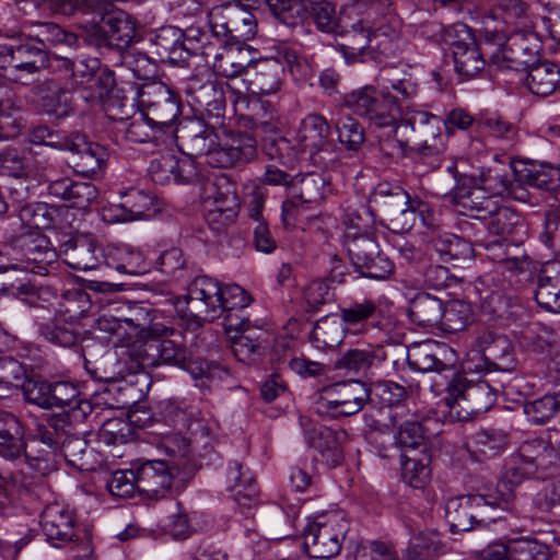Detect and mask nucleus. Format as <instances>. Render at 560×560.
<instances>
[{"instance_id":"obj_1","label":"nucleus","mask_w":560,"mask_h":560,"mask_svg":"<svg viewBox=\"0 0 560 560\" xmlns=\"http://www.w3.org/2000/svg\"><path fill=\"white\" fill-rule=\"evenodd\" d=\"M63 427L61 416L39 419L25 444V432L20 419L0 410V456L13 460L24 452L27 467L36 476L45 477L57 470V450Z\"/></svg>"},{"instance_id":"obj_2","label":"nucleus","mask_w":560,"mask_h":560,"mask_svg":"<svg viewBox=\"0 0 560 560\" xmlns=\"http://www.w3.org/2000/svg\"><path fill=\"white\" fill-rule=\"evenodd\" d=\"M61 210L45 202L22 206L19 210V219L26 231L21 232L14 241L12 253H8L9 264L0 268L46 275L48 266L57 261L58 254L40 231L57 228V219Z\"/></svg>"},{"instance_id":"obj_3","label":"nucleus","mask_w":560,"mask_h":560,"mask_svg":"<svg viewBox=\"0 0 560 560\" xmlns=\"http://www.w3.org/2000/svg\"><path fill=\"white\" fill-rule=\"evenodd\" d=\"M174 137L180 140L186 153L195 158H205L212 167H231L255 158L256 140L241 132L224 131L219 135L213 127L200 120L190 121L176 129Z\"/></svg>"},{"instance_id":"obj_4","label":"nucleus","mask_w":560,"mask_h":560,"mask_svg":"<svg viewBox=\"0 0 560 560\" xmlns=\"http://www.w3.org/2000/svg\"><path fill=\"white\" fill-rule=\"evenodd\" d=\"M384 86L364 85L345 94L342 103L353 114L369 120L372 126L384 128L396 125L400 117V104L394 90L402 101L413 98L418 93V83L411 73L405 71L399 75L383 78Z\"/></svg>"},{"instance_id":"obj_5","label":"nucleus","mask_w":560,"mask_h":560,"mask_svg":"<svg viewBox=\"0 0 560 560\" xmlns=\"http://www.w3.org/2000/svg\"><path fill=\"white\" fill-rule=\"evenodd\" d=\"M480 364L471 366L467 361L462 372H451V375L436 374L431 380V392L435 395L445 393L444 401L450 409L451 417L458 421H467L471 416L488 411L497 399L498 389L487 381L468 380L467 373H480Z\"/></svg>"},{"instance_id":"obj_6","label":"nucleus","mask_w":560,"mask_h":560,"mask_svg":"<svg viewBox=\"0 0 560 560\" xmlns=\"http://www.w3.org/2000/svg\"><path fill=\"white\" fill-rule=\"evenodd\" d=\"M560 456V433H550L548 441L532 440L521 444L512 464L505 470L497 486L500 494V506L506 509L514 498V491L527 479H546L553 477L557 470L556 460Z\"/></svg>"},{"instance_id":"obj_7","label":"nucleus","mask_w":560,"mask_h":560,"mask_svg":"<svg viewBox=\"0 0 560 560\" xmlns=\"http://www.w3.org/2000/svg\"><path fill=\"white\" fill-rule=\"evenodd\" d=\"M67 70L71 72V84L75 97L89 106H107L116 80L108 68L101 69L97 58H84L77 61L65 59Z\"/></svg>"},{"instance_id":"obj_8","label":"nucleus","mask_w":560,"mask_h":560,"mask_svg":"<svg viewBox=\"0 0 560 560\" xmlns=\"http://www.w3.org/2000/svg\"><path fill=\"white\" fill-rule=\"evenodd\" d=\"M348 528V522L340 513L318 515L303 529V546L306 553L315 559H330L337 556Z\"/></svg>"},{"instance_id":"obj_9","label":"nucleus","mask_w":560,"mask_h":560,"mask_svg":"<svg viewBox=\"0 0 560 560\" xmlns=\"http://www.w3.org/2000/svg\"><path fill=\"white\" fill-rule=\"evenodd\" d=\"M370 399V389L360 381H348L326 386L314 405L322 418L349 417L360 412Z\"/></svg>"},{"instance_id":"obj_10","label":"nucleus","mask_w":560,"mask_h":560,"mask_svg":"<svg viewBox=\"0 0 560 560\" xmlns=\"http://www.w3.org/2000/svg\"><path fill=\"white\" fill-rule=\"evenodd\" d=\"M442 119L429 112L408 108L400 110L395 132H401L407 142L429 154H439L444 150L440 125Z\"/></svg>"},{"instance_id":"obj_11","label":"nucleus","mask_w":560,"mask_h":560,"mask_svg":"<svg viewBox=\"0 0 560 560\" xmlns=\"http://www.w3.org/2000/svg\"><path fill=\"white\" fill-rule=\"evenodd\" d=\"M47 66V51L33 37L16 46L0 44V69L11 81L27 84L31 75Z\"/></svg>"},{"instance_id":"obj_12","label":"nucleus","mask_w":560,"mask_h":560,"mask_svg":"<svg viewBox=\"0 0 560 560\" xmlns=\"http://www.w3.org/2000/svg\"><path fill=\"white\" fill-rule=\"evenodd\" d=\"M532 27L533 24L517 27L509 35L505 44L491 57L498 68L521 71L536 63L541 48V39Z\"/></svg>"},{"instance_id":"obj_13","label":"nucleus","mask_w":560,"mask_h":560,"mask_svg":"<svg viewBox=\"0 0 560 560\" xmlns=\"http://www.w3.org/2000/svg\"><path fill=\"white\" fill-rule=\"evenodd\" d=\"M139 104L148 119L172 141L176 131L173 121L180 113L174 92L161 82L145 84L139 93Z\"/></svg>"},{"instance_id":"obj_14","label":"nucleus","mask_w":560,"mask_h":560,"mask_svg":"<svg viewBox=\"0 0 560 560\" xmlns=\"http://www.w3.org/2000/svg\"><path fill=\"white\" fill-rule=\"evenodd\" d=\"M443 40L452 48L456 72L465 80L474 78L486 66L483 54L471 30L454 24L443 30Z\"/></svg>"},{"instance_id":"obj_15","label":"nucleus","mask_w":560,"mask_h":560,"mask_svg":"<svg viewBox=\"0 0 560 560\" xmlns=\"http://www.w3.org/2000/svg\"><path fill=\"white\" fill-rule=\"evenodd\" d=\"M203 200L207 208L206 221L213 230L220 231L237 218L240 198L235 185L225 176L206 184Z\"/></svg>"},{"instance_id":"obj_16","label":"nucleus","mask_w":560,"mask_h":560,"mask_svg":"<svg viewBox=\"0 0 560 560\" xmlns=\"http://www.w3.org/2000/svg\"><path fill=\"white\" fill-rule=\"evenodd\" d=\"M347 250L355 269L370 279L383 280L394 270V264L378 252V244L369 234L347 232Z\"/></svg>"},{"instance_id":"obj_17","label":"nucleus","mask_w":560,"mask_h":560,"mask_svg":"<svg viewBox=\"0 0 560 560\" xmlns=\"http://www.w3.org/2000/svg\"><path fill=\"white\" fill-rule=\"evenodd\" d=\"M222 284L208 276L196 277L187 288L185 295L186 312L198 326L202 322H212L220 317Z\"/></svg>"},{"instance_id":"obj_18","label":"nucleus","mask_w":560,"mask_h":560,"mask_svg":"<svg viewBox=\"0 0 560 560\" xmlns=\"http://www.w3.org/2000/svg\"><path fill=\"white\" fill-rule=\"evenodd\" d=\"M492 509V503L481 494L459 495L446 501L445 517L453 533L467 532L475 524L488 525L501 520V516L489 515Z\"/></svg>"},{"instance_id":"obj_19","label":"nucleus","mask_w":560,"mask_h":560,"mask_svg":"<svg viewBox=\"0 0 560 560\" xmlns=\"http://www.w3.org/2000/svg\"><path fill=\"white\" fill-rule=\"evenodd\" d=\"M55 145L58 150L71 153L68 164L75 173L85 177L98 174L108 158V152L103 145L89 141L86 136L80 132L63 137Z\"/></svg>"},{"instance_id":"obj_20","label":"nucleus","mask_w":560,"mask_h":560,"mask_svg":"<svg viewBox=\"0 0 560 560\" xmlns=\"http://www.w3.org/2000/svg\"><path fill=\"white\" fill-rule=\"evenodd\" d=\"M300 424L307 444L318 452L328 467L334 468L341 464L343 443L348 439L343 429H331L306 417H300Z\"/></svg>"},{"instance_id":"obj_21","label":"nucleus","mask_w":560,"mask_h":560,"mask_svg":"<svg viewBox=\"0 0 560 560\" xmlns=\"http://www.w3.org/2000/svg\"><path fill=\"white\" fill-rule=\"evenodd\" d=\"M231 342V349L236 359L243 363L254 362L261 353L266 341V331L250 325L248 319L229 316L223 323Z\"/></svg>"},{"instance_id":"obj_22","label":"nucleus","mask_w":560,"mask_h":560,"mask_svg":"<svg viewBox=\"0 0 560 560\" xmlns=\"http://www.w3.org/2000/svg\"><path fill=\"white\" fill-rule=\"evenodd\" d=\"M406 46L401 22L397 16L385 15L371 26V58L382 60L396 57Z\"/></svg>"},{"instance_id":"obj_23","label":"nucleus","mask_w":560,"mask_h":560,"mask_svg":"<svg viewBox=\"0 0 560 560\" xmlns=\"http://www.w3.org/2000/svg\"><path fill=\"white\" fill-rule=\"evenodd\" d=\"M549 555L547 547L528 537L495 541L481 552L485 560H549Z\"/></svg>"},{"instance_id":"obj_24","label":"nucleus","mask_w":560,"mask_h":560,"mask_svg":"<svg viewBox=\"0 0 560 560\" xmlns=\"http://www.w3.org/2000/svg\"><path fill=\"white\" fill-rule=\"evenodd\" d=\"M476 347L487 369L511 372L516 365L513 346L504 335L492 330L482 331L476 338Z\"/></svg>"},{"instance_id":"obj_25","label":"nucleus","mask_w":560,"mask_h":560,"mask_svg":"<svg viewBox=\"0 0 560 560\" xmlns=\"http://www.w3.org/2000/svg\"><path fill=\"white\" fill-rule=\"evenodd\" d=\"M136 474L138 491L154 500L165 498L174 480L172 468L161 459L141 463L136 468Z\"/></svg>"},{"instance_id":"obj_26","label":"nucleus","mask_w":560,"mask_h":560,"mask_svg":"<svg viewBox=\"0 0 560 560\" xmlns=\"http://www.w3.org/2000/svg\"><path fill=\"white\" fill-rule=\"evenodd\" d=\"M452 201L459 213L486 220L487 213L495 211L499 200L483 186L470 187L463 182L453 191Z\"/></svg>"},{"instance_id":"obj_27","label":"nucleus","mask_w":560,"mask_h":560,"mask_svg":"<svg viewBox=\"0 0 560 560\" xmlns=\"http://www.w3.org/2000/svg\"><path fill=\"white\" fill-rule=\"evenodd\" d=\"M253 58L248 46L238 42L224 43L220 44L218 51L213 55L212 68L218 75L233 81L244 72L248 74L247 68Z\"/></svg>"},{"instance_id":"obj_28","label":"nucleus","mask_w":560,"mask_h":560,"mask_svg":"<svg viewBox=\"0 0 560 560\" xmlns=\"http://www.w3.org/2000/svg\"><path fill=\"white\" fill-rule=\"evenodd\" d=\"M40 526L47 541L54 547L72 541L75 536L73 513L59 503L45 508L40 516Z\"/></svg>"},{"instance_id":"obj_29","label":"nucleus","mask_w":560,"mask_h":560,"mask_svg":"<svg viewBox=\"0 0 560 560\" xmlns=\"http://www.w3.org/2000/svg\"><path fill=\"white\" fill-rule=\"evenodd\" d=\"M330 127L327 120L316 114L307 115L302 119L294 141L299 153H315L329 147Z\"/></svg>"},{"instance_id":"obj_30","label":"nucleus","mask_w":560,"mask_h":560,"mask_svg":"<svg viewBox=\"0 0 560 560\" xmlns=\"http://www.w3.org/2000/svg\"><path fill=\"white\" fill-rule=\"evenodd\" d=\"M132 345L153 338L166 337L173 334L171 320L155 310L138 306L130 316Z\"/></svg>"},{"instance_id":"obj_31","label":"nucleus","mask_w":560,"mask_h":560,"mask_svg":"<svg viewBox=\"0 0 560 560\" xmlns=\"http://www.w3.org/2000/svg\"><path fill=\"white\" fill-rule=\"evenodd\" d=\"M378 313L380 308L373 300L363 299L340 307L338 315L350 336H363L371 328L381 327L380 320H376Z\"/></svg>"},{"instance_id":"obj_32","label":"nucleus","mask_w":560,"mask_h":560,"mask_svg":"<svg viewBox=\"0 0 560 560\" xmlns=\"http://www.w3.org/2000/svg\"><path fill=\"white\" fill-rule=\"evenodd\" d=\"M516 340L526 351L545 357H550L560 349L559 332L540 322H532L524 326L516 334Z\"/></svg>"},{"instance_id":"obj_33","label":"nucleus","mask_w":560,"mask_h":560,"mask_svg":"<svg viewBox=\"0 0 560 560\" xmlns=\"http://www.w3.org/2000/svg\"><path fill=\"white\" fill-rule=\"evenodd\" d=\"M284 73L283 65L275 58L262 59L254 65V73L250 75L245 91L254 95H270L279 91Z\"/></svg>"},{"instance_id":"obj_34","label":"nucleus","mask_w":560,"mask_h":560,"mask_svg":"<svg viewBox=\"0 0 560 560\" xmlns=\"http://www.w3.org/2000/svg\"><path fill=\"white\" fill-rule=\"evenodd\" d=\"M539 307L550 313H560V260L544 264L535 291Z\"/></svg>"},{"instance_id":"obj_35","label":"nucleus","mask_w":560,"mask_h":560,"mask_svg":"<svg viewBox=\"0 0 560 560\" xmlns=\"http://www.w3.org/2000/svg\"><path fill=\"white\" fill-rule=\"evenodd\" d=\"M50 402L51 408L65 409L67 417L74 421L83 420L92 412L91 402L81 398L78 388L69 382L51 384Z\"/></svg>"},{"instance_id":"obj_36","label":"nucleus","mask_w":560,"mask_h":560,"mask_svg":"<svg viewBox=\"0 0 560 560\" xmlns=\"http://www.w3.org/2000/svg\"><path fill=\"white\" fill-rule=\"evenodd\" d=\"M49 194L69 202L70 207L86 209L97 197L96 187L90 182H74L68 177L51 182Z\"/></svg>"},{"instance_id":"obj_37","label":"nucleus","mask_w":560,"mask_h":560,"mask_svg":"<svg viewBox=\"0 0 560 560\" xmlns=\"http://www.w3.org/2000/svg\"><path fill=\"white\" fill-rule=\"evenodd\" d=\"M522 71L525 72L522 79L525 88L540 97L551 95L560 81V69L551 62L534 63Z\"/></svg>"},{"instance_id":"obj_38","label":"nucleus","mask_w":560,"mask_h":560,"mask_svg":"<svg viewBox=\"0 0 560 560\" xmlns=\"http://www.w3.org/2000/svg\"><path fill=\"white\" fill-rule=\"evenodd\" d=\"M291 190L300 202L317 205L331 192V187L325 173L310 172L294 178Z\"/></svg>"},{"instance_id":"obj_39","label":"nucleus","mask_w":560,"mask_h":560,"mask_svg":"<svg viewBox=\"0 0 560 560\" xmlns=\"http://www.w3.org/2000/svg\"><path fill=\"white\" fill-rule=\"evenodd\" d=\"M341 52L347 61H354L359 57H371V27L363 20L353 23L349 30H338Z\"/></svg>"},{"instance_id":"obj_40","label":"nucleus","mask_w":560,"mask_h":560,"mask_svg":"<svg viewBox=\"0 0 560 560\" xmlns=\"http://www.w3.org/2000/svg\"><path fill=\"white\" fill-rule=\"evenodd\" d=\"M168 409V415L172 417L174 424L178 427V430L186 429L189 434L187 439L190 443L203 442V444H207L212 427L196 408L182 409L170 405Z\"/></svg>"},{"instance_id":"obj_41","label":"nucleus","mask_w":560,"mask_h":560,"mask_svg":"<svg viewBox=\"0 0 560 560\" xmlns=\"http://www.w3.org/2000/svg\"><path fill=\"white\" fill-rule=\"evenodd\" d=\"M521 180L530 187L549 191H560V166L549 163L523 165L517 173Z\"/></svg>"},{"instance_id":"obj_42","label":"nucleus","mask_w":560,"mask_h":560,"mask_svg":"<svg viewBox=\"0 0 560 560\" xmlns=\"http://www.w3.org/2000/svg\"><path fill=\"white\" fill-rule=\"evenodd\" d=\"M433 247L442 262L453 266L470 260L474 256L472 245L454 234L443 233L433 241Z\"/></svg>"},{"instance_id":"obj_43","label":"nucleus","mask_w":560,"mask_h":560,"mask_svg":"<svg viewBox=\"0 0 560 560\" xmlns=\"http://www.w3.org/2000/svg\"><path fill=\"white\" fill-rule=\"evenodd\" d=\"M431 457L425 451L417 454L404 453L401 456V476L411 488L422 489L431 479Z\"/></svg>"},{"instance_id":"obj_44","label":"nucleus","mask_w":560,"mask_h":560,"mask_svg":"<svg viewBox=\"0 0 560 560\" xmlns=\"http://www.w3.org/2000/svg\"><path fill=\"white\" fill-rule=\"evenodd\" d=\"M26 126L22 102L14 95L0 97V141L16 137Z\"/></svg>"},{"instance_id":"obj_45","label":"nucleus","mask_w":560,"mask_h":560,"mask_svg":"<svg viewBox=\"0 0 560 560\" xmlns=\"http://www.w3.org/2000/svg\"><path fill=\"white\" fill-rule=\"evenodd\" d=\"M440 349L431 340L411 345L407 350V363L410 370L421 373L443 370L444 363L438 355Z\"/></svg>"},{"instance_id":"obj_46","label":"nucleus","mask_w":560,"mask_h":560,"mask_svg":"<svg viewBox=\"0 0 560 560\" xmlns=\"http://www.w3.org/2000/svg\"><path fill=\"white\" fill-rule=\"evenodd\" d=\"M409 316L420 326H434L442 320L443 302L429 293H419L410 303Z\"/></svg>"},{"instance_id":"obj_47","label":"nucleus","mask_w":560,"mask_h":560,"mask_svg":"<svg viewBox=\"0 0 560 560\" xmlns=\"http://www.w3.org/2000/svg\"><path fill=\"white\" fill-rule=\"evenodd\" d=\"M349 336L339 315L322 317L312 330V340L322 349H334Z\"/></svg>"},{"instance_id":"obj_48","label":"nucleus","mask_w":560,"mask_h":560,"mask_svg":"<svg viewBox=\"0 0 560 560\" xmlns=\"http://www.w3.org/2000/svg\"><path fill=\"white\" fill-rule=\"evenodd\" d=\"M103 257L105 266L120 273L139 276L150 269L149 262L139 250L114 249L103 255Z\"/></svg>"},{"instance_id":"obj_49","label":"nucleus","mask_w":560,"mask_h":560,"mask_svg":"<svg viewBox=\"0 0 560 560\" xmlns=\"http://www.w3.org/2000/svg\"><path fill=\"white\" fill-rule=\"evenodd\" d=\"M3 172L14 177H27L37 167L35 154L31 149L8 148L0 154Z\"/></svg>"},{"instance_id":"obj_50","label":"nucleus","mask_w":560,"mask_h":560,"mask_svg":"<svg viewBox=\"0 0 560 560\" xmlns=\"http://www.w3.org/2000/svg\"><path fill=\"white\" fill-rule=\"evenodd\" d=\"M442 551L443 545L436 532H420L410 538L404 559L433 560Z\"/></svg>"},{"instance_id":"obj_51","label":"nucleus","mask_w":560,"mask_h":560,"mask_svg":"<svg viewBox=\"0 0 560 560\" xmlns=\"http://www.w3.org/2000/svg\"><path fill=\"white\" fill-rule=\"evenodd\" d=\"M395 443L404 453L417 454L422 451L428 452L427 438L423 428L417 420H406L397 424Z\"/></svg>"},{"instance_id":"obj_52","label":"nucleus","mask_w":560,"mask_h":560,"mask_svg":"<svg viewBox=\"0 0 560 560\" xmlns=\"http://www.w3.org/2000/svg\"><path fill=\"white\" fill-rule=\"evenodd\" d=\"M238 95H242V90L232 86ZM238 104L246 103V107L250 110V119L254 129H260L262 132L275 133L278 130L279 118L275 108L265 102L259 100H253L246 102L242 96L237 100Z\"/></svg>"},{"instance_id":"obj_53","label":"nucleus","mask_w":560,"mask_h":560,"mask_svg":"<svg viewBox=\"0 0 560 560\" xmlns=\"http://www.w3.org/2000/svg\"><path fill=\"white\" fill-rule=\"evenodd\" d=\"M385 360V353L381 346H371L347 351L340 360V365L355 373L365 372L368 369Z\"/></svg>"},{"instance_id":"obj_54","label":"nucleus","mask_w":560,"mask_h":560,"mask_svg":"<svg viewBox=\"0 0 560 560\" xmlns=\"http://www.w3.org/2000/svg\"><path fill=\"white\" fill-rule=\"evenodd\" d=\"M125 138L136 143L153 141L159 144L172 142L142 112L138 118H135L125 128Z\"/></svg>"},{"instance_id":"obj_55","label":"nucleus","mask_w":560,"mask_h":560,"mask_svg":"<svg viewBox=\"0 0 560 560\" xmlns=\"http://www.w3.org/2000/svg\"><path fill=\"white\" fill-rule=\"evenodd\" d=\"M61 418L65 419L63 417ZM66 428L67 422H65L63 434L58 444L57 464L59 463V459L62 457L71 466L79 469H86L88 463L84 460V455L86 453L88 443L83 438L78 435L66 436Z\"/></svg>"},{"instance_id":"obj_56","label":"nucleus","mask_w":560,"mask_h":560,"mask_svg":"<svg viewBox=\"0 0 560 560\" xmlns=\"http://www.w3.org/2000/svg\"><path fill=\"white\" fill-rule=\"evenodd\" d=\"M184 34L180 30L166 26L162 27L154 36V44L158 47V54L160 56H166L170 59L182 58V50L192 51L197 49L196 47L186 46L185 42H183Z\"/></svg>"},{"instance_id":"obj_57","label":"nucleus","mask_w":560,"mask_h":560,"mask_svg":"<svg viewBox=\"0 0 560 560\" xmlns=\"http://www.w3.org/2000/svg\"><path fill=\"white\" fill-rule=\"evenodd\" d=\"M98 254H102V250L92 243L79 244L66 253V262L74 270L100 269L104 261L101 260Z\"/></svg>"},{"instance_id":"obj_58","label":"nucleus","mask_w":560,"mask_h":560,"mask_svg":"<svg viewBox=\"0 0 560 560\" xmlns=\"http://www.w3.org/2000/svg\"><path fill=\"white\" fill-rule=\"evenodd\" d=\"M252 303L250 295L237 284L222 285L221 310L220 317L225 315L224 322L229 316L237 317V320L244 319L238 315V312L249 306Z\"/></svg>"},{"instance_id":"obj_59","label":"nucleus","mask_w":560,"mask_h":560,"mask_svg":"<svg viewBox=\"0 0 560 560\" xmlns=\"http://www.w3.org/2000/svg\"><path fill=\"white\" fill-rule=\"evenodd\" d=\"M488 232L495 236L505 237L511 235L521 223V217L514 210L502 207L497 202V209L492 213H487Z\"/></svg>"},{"instance_id":"obj_60","label":"nucleus","mask_w":560,"mask_h":560,"mask_svg":"<svg viewBox=\"0 0 560 560\" xmlns=\"http://www.w3.org/2000/svg\"><path fill=\"white\" fill-rule=\"evenodd\" d=\"M370 201L380 203L386 213L393 208H400L409 203V195L399 185L387 182L377 184L370 194Z\"/></svg>"},{"instance_id":"obj_61","label":"nucleus","mask_w":560,"mask_h":560,"mask_svg":"<svg viewBox=\"0 0 560 560\" xmlns=\"http://www.w3.org/2000/svg\"><path fill=\"white\" fill-rule=\"evenodd\" d=\"M506 435L494 429H481L470 439V446L486 456H495L506 446Z\"/></svg>"},{"instance_id":"obj_62","label":"nucleus","mask_w":560,"mask_h":560,"mask_svg":"<svg viewBox=\"0 0 560 560\" xmlns=\"http://www.w3.org/2000/svg\"><path fill=\"white\" fill-rule=\"evenodd\" d=\"M228 18L230 19V38L240 43L255 36L257 23L253 13L238 5H232V14Z\"/></svg>"},{"instance_id":"obj_63","label":"nucleus","mask_w":560,"mask_h":560,"mask_svg":"<svg viewBox=\"0 0 560 560\" xmlns=\"http://www.w3.org/2000/svg\"><path fill=\"white\" fill-rule=\"evenodd\" d=\"M133 429L122 418L107 419L98 431V440L107 445L125 444L132 440Z\"/></svg>"},{"instance_id":"obj_64","label":"nucleus","mask_w":560,"mask_h":560,"mask_svg":"<svg viewBox=\"0 0 560 560\" xmlns=\"http://www.w3.org/2000/svg\"><path fill=\"white\" fill-rule=\"evenodd\" d=\"M340 143L349 151H358L364 142V129L353 117L346 115L336 122Z\"/></svg>"}]
</instances>
